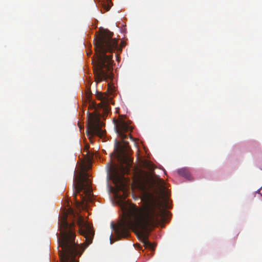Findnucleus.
I'll return each instance as SVG.
<instances>
[{
  "instance_id": "obj_2",
  "label": "nucleus",
  "mask_w": 262,
  "mask_h": 262,
  "mask_svg": "<svg viewBox=\"0 0 262 262\" xmlns=\"http://www.w3.org/2000/svg\"><path fill=\"white\" fill-rule=\"evenodd\" d=\"M68 213L64 212L59 217L58 228L60 233H57L58 253L61 262H79L76 256L81 255L84 249L92 243L94 231L92 225L85 222L83 217L77 214L79 232L83 235L85 242L82 245L75 243V224L67 221Z\"/></svg>"
},
{
  "instance_id": "obj_9",
  "label": "nucleus",
  "mask_w": 262,
  "mask_h": 262,
  "mask_svg": "<svg viewBox=\"0 0 262 262\" xmlns=\"http://www.w3.org/2000/svg\"><path fill=\"white\" fill-rule=\"evenodd\" d=\"M154 182L159 186L160 190L162 194L166 195L165 182L163 179L160 178L159 177L157 176L156 177L155 180H154Z\"/></svg>"
},
{
  "instance_id": "obj_12",
  "label": "nucleus",
  "mask_w": 262,
  "mask_h": 262,
  "mask_svg": "<svg viewBox=\"0 0 262 262\" xmlns=\"http://www.w3.org/2000/svg\"><path fill=\"white\" fill-rule=\"evenodd\" d=\"M144 166L145 168H147L149 170H153L155 169L154 165L149 162L146 161L144 163Z\"/></svg>"
},
{
  "instance_id": "obj_7",
  "label": "nucleus",
  "mask_w": 262,
  "mask_h": 262,
  "mask_svg": "<svg viewBox=\"0 0 262 262\" xmlns=\"http://www.w3.org/2000/svg\"><path fill=\"white\" fill-rule=\"evenodd\" d=\"M128 150V147L126 144L122 145L117 140L115 144L114 152L112 155H114L115 158L118 160L125 161L126 158V152Z\"/></svg>"
},
{
  "instance_id": "obj_11",
  "label": "nucleus",
  "mask_w": 262,
  "mask_h": 262,
  "mask_svg": "<svg viewBox=\"0 0 262 262\" xmlns=\"http://www.w3.org/2000/svg\"><path fill=\"white\" fill-rule=\"evenodd\" d=\"M178 173L179 175L186 178L189 179L190 174L189 171L185 168L180 169L178 170Z\"/></svg>"
},
{
  "instance_id": "obj_10",
  "label": "nucleus",
  "mask_w": 262,
  "mask_h": 262,
  "mask_svg": "<svg viewBox=\"0 0 262 262\" xmlns=\"http://www.w3.org/2000/svg\"><path fill=\"white\" fill-rule=\"evenodd\" d=\"M102 9L101 11L102 13L108 11L113 5L111 0H103L101 3Z\"/></svg>"
},
{
  "instance_id": "obj_8",
  "label": "nucleus",
  "mask_w": 262,
  "mask_h": 262,
  "mask_svg": "<svg viewBox=\"0 0 262 262\" xmlns=\"http://www.w3.org/2000/svg\"><path fill=\"white\" fill-rule=\"evenodd\" d=\"M116 131L118 136L123 140H125L127 138V136L125 133L131 132L132 128L129 126L125 121L121 120L119 121L116 125Z\"/></svg>"
},
{
  "instance_id": "obj_3",
  "label": "nucleus",
  "mask_w": 262,
  "mask_h": 262,
  "mask_svg": "<svg viewBox=\"0 0 262 262\" xmlns=\"http://www.w3.org/2000/svg\"><path fill=\"white\" fill-rule=\"evenodd\" d=\"M113 33L107 29H100L94 40L96 58L93 60L94 73L97 82L112 79L113 52L118 48V40L113 38Z\"/></svg>"
},
{
  "instance_id": "obj_4",
  "label": "nucleus",
  "mask_w": 262,
  "mask_h": 262,
  "mask_svg": "<svg viewBox=\"0 0 262 262\" xmlns=\"http://www.w3.org/2000/svg\"><path fill=\"white\" fill-rule=\"evenodd\" d=\"M97 99L101 100V102L96 106V104L92 102L90 104V109H94L92 113L87 112L88 123L86 127V134L90 140H91L94 135L102 137L104 134V132L102 129L104 123L100 120L101 114L97 112L98 109L102 110V113L107 114L110 110L109 104L112 98L109 94L105 92L102 93L97 92L96 94Z\"/></svg>"
},
{
  "instance_id": "obj_1",
  "label": "nucleus",
  "mask_w": 262,
  "mask_h": 262,
  "mask_svg": "<svg viewBox=\"0 0 262 262\" xmlns=\"http://www.w3.org/2000/svg\"><path fill=\"white\" fill-rule=\"evenodd\" d=\"M121 207V220L117 225L111 224L116 237L115 239L112 234L110 235L111 244L116 240L128 237L129 230H132L143 243L145 248L154 250L156 245L148 241L150 228L165 220L169 213L163 208L162 201L151 195L144 201L141 207L127 203H123Z\"/></svg>"
},
{
  "instance_id": "obj_5",
  "label": "nucleus",
  "mask_w": 262,
  "mask_h": 262,
  "mask_svg": "<svg viewBox=\"0 0 262 262\" xmlns=\"http://www.w3.org/2000/svg\"><path fill=\"white\" fill-rule=\"evenodd\" d=\"M74 182L73 187L75 191L73 194L77 203L80 204V202L77 201L76 197L78 194L80 195L81 203L82 204H84V203L92 202L93 199L92 189L91 180L89 179L88 174L86 173H79L76 177H74Z\"/></svg>"
},
{
  "instance_id": "obj_6",
  "label": "nucleus",
  "mask_w": 262,
  "mask_h": 262,
  "mask_svg": "<svg viewBox=\"0 0 262 262\" xmlns=\"http://www.w3.org/2000/svg\"><path fill=\"white\" fill-rule=\"evenodd\" d=\"M106 168L110 178L122 184L123 174L127 171V168L123 165H119L112 161L107 164Z\"/></svg>"
}]
</instances>
